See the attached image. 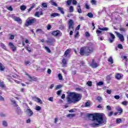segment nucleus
I'll use <instances>...</instances> for the list:
<instances>
[{
	"instance_id": "0e129e2a",
	"label": "nucleus",
	"mask_w": 128,
	"mask_h": 128,
	"mask_svg": "<svg viewBox=\"0 0 128 128\" xmlns=\"http://www.w3.org/2000/svg\"><path fill=\"white\" fill-rule=\"evenodd\" d=\"M120 32H126V29L124 28H120Z\"/></svg>"
},
{
	"instance_id": "412c9836",
	"label": "nucleus",
	"mask_w": 128,
	"mask_h": 128,
	"mask_svg": "<svg viewBox=\"0 0 128 128\" xmlns=\"http://www.w3.org/2000/svg\"><path fill=\"white\" fill-rule=\"evenodd\" d=\"M96 34H97L98 36H102V32L100 30H96Z\"/></svg>"
},
{
	"instance_id": "0eeeda50",
	"label": "nucleus",
	"mask_w": 128,
	"mask_h": 128,
	"mask_svg": "<svg viewBox=\"0 0 128 128\" xmlns=\"http://www.w3.org/2000/svg\"><path fill=\"white\" fill-rule=\"evenodd\" d=\"M115 34H116L118 38H119V39L122 42H124V35L120 34V32H115Z\"/></svg>"
},
{
	"instance_id": "de8ad7c7",
	"label": "nucleus",
	"mask_w": 128,
	"mask_h": 128,
	"mask_svg": "<svg viewBox=\"0 0 128 128\" xmlns=\"http://www.w3.org/2000/svg\"><path fill=\"white\" fill-rule=\"evenodd\" d=\"M2 124L4 126H8V122H6V121H3Z\"/></svg>"
},
{
	"instance_id": "f3484780",
	"label": "nucleus",
	"mask_w": 128,
	"mask_h": 128,
	"mask_svg": "<svg viewBox=\"0 0 128 128\" xmlns=\"http://www.w3.org/2000/svg\"><path fill=\"white\" fill-rule=\"evenodd\" d=\"M58 10H59V12H60L62 14H64V8H62V7H58Z\"/></svg>"
},
{
	"instance_id": "bf43d9fd",
	"label": "nucleus",
	"mask_w": 128,
	"mask_h": 128,
	"mask_svg": "<svg viewBox=\"0 0 128 128\" xmlns=\"http://www.w3.org/2000/svg\"><path fill=\"white\" fill-rule=\"evenodd\" d=\"M36 110H42V108L40 106H36Z\"/></svg>"
},
{
	"instance_id": "9b49d317",
	"label": "nucleus",
	"mask_w": 128,
	"mask_h": 128,
	"mask_svg": "<svg viewBox=\"0 0 128 128\" xmlns=\"http://www.w3.org/2000/svg\"><path fill=\"white\" fill-rule=\"evenodd\" d=\"M123 76H124V75L120 73H118L115 75V78L118 80H122Z\"/></svg>"
},
{
	"instance_id": "58836bf2",
	"label": "nucleus",
	"mask_w": 128,
	"mask_h": 128,
	"mask_svg": "<svg viewBox=\"0 0 128 128\" xmlns=\"http://www.w3.org/2000/svg\"><path fill=\"white\" fill-rule=\"evenodd\" d=\"M97 100H98V102H101L102 100V97L100 96H98Z\"/></svg>"
},
{
	"instance_id": "72a5a7b5",
	"label": "nucleus",
	"mask_w": 128,
	"mask_h": 128,
	"mask_svg": "<svg viewBox=\"0 0 128 128\" xmlns=\"http://www.w3.org/2000/svg\"><path fill=\"white\" fill-rule=\"evenodd\" d=\"M11 102H12V104H14V106H16V107L18 106V104H16V100H12Z\"/></svg>"
},
{
	"instance_id": "680f3d73",
	"label": "nucleus",
	"mask_w": 128,
	"mask_h": 128,
	"mask_svg": "<svg viewBox=\"0 0 128 128\" xmlns=\"http://www.w3.org/2000/svg\"><path fill=\"white\" fill-rule=\"evenodd\" d=\"M72 4L75 6L78 4V2H76V0H72Z\"/></svg>"
},
{
	"instance_id": "20e7f679",
	"label": "nucleus",
	"mask_w": 128,
	"mask_h": 128,
	"mask_svg": "<svg viewBox=\"0 0 128 128\" xmlns=\"http://www.w3.org/2000/svg\"><path fill=\"white\" fill-rule=\"evenodd\" d=\"M36 22V18H33L32 19H28L25 24V26H32Z\"/></svg>"
},
{
	"instance_id": "09e8293b",
	"label": "nucleus",
	"mask_w": 128,
	"mask_h": 128,
	"mask_svg": "<svg viewBox=\"0 0 128 128\" xmlns=\"http://www.w3.org/2000/svg\"><path fill=\"white\" fill-rule=\"evenodd\" d=\"M40 32L42 34H44V31H42V29L38 28L36 30V32Z\"/></svg>"
},
{
	"instance_id": "1a4fd4ad",
	"label": "nucleus",
	"mask_w": 128,
	"mask_h": 128,
	"mask_svg": "<svg viewBox=\"0 0 128 128\" xmlns=\"http://www.w3.org/2000/svg\"><path fill=\"white\" fill-rule=\"evenodd\" d=\"M26 75L28 76V78L30 79V82H36V80H38V78L34 76H31L28 74H26Z\"/></svg>"
},
{
	"instance_id": "39448f33",
	"label": "nucleus",
	"mask_w": 128,
	"mask_h": 128,
	"mask_svg": "<svg viewBox=\"0 0 128 128\" xmlns=\"http://www.w3.org/2000/svg\"><path fill=\"white\" fill-rule=\"evenodd\" d=\"M68 29L70 30V28H72V30H74V20L72 19H70L68 20Z\"/></svg>"
},
{
	"instance_id": "69168bd1",
	"label": "nucleus",
	"mask_w": 128,
	"mask_h": 128,
	"mask_svg": "<svg viewBox=\"0 0 128 128\" xmlns=\"http://www.w3.org/2000/svg\"><path fill=\"white\" fill-rule=\"evenodd\" d=\"M122 104L124 106H126V104H128V102L126 101H124L122 102Z\"/></svg>"
},
{
	"instance_id": "8fccbe9b",
	"label": "nucleus",
	"mask_w": 128,
	"mask_h": 128,
	"mask_svg": "<svg viewBox=\"0 0 128 128\" xmlns=\"http://www.w3.org/2000/svg\"><path fill=\"white\" fill-rule=\"evenodd\" d=\"M7 10H10V12H12L13 10L12 7V6H10L9 7L7 8Z\"/></svg>"
},
{
	"instance_id": "6ab92c4d",
	"label": "nucleus",
	"mask_w": 128,
	"mask_h": 128,
	"mask_svg": "<svg viewBox=\"0 0 128 128\" xmlns=\"http://www.w3.org/2000/svg\"><path fill=\"white\" fill-rule=\"evenodd\" d=\"M54 42H56V40H54V38L50 39L49 40L47 41V44H54Z\"/></svg>"
},
{
	"instance_id": "9d476101",
	"label": "nucleus",
	"mask_w": 128,
	"mask_h": 128,
	"mask_svg": "<svg viewBox=\"0 0 128 128\" xmlns=\"http://www.w3.org/2000/svg\"><path fill=\"white\" fill-rule=\"evenodd\" d=\"M90 66L92 68H98V66H100V64H98V63L96 62H94V60L93 59L92 60V62Z\"/></svg>"
},
{
	"instance_id": "4468645a",
	"label": "nucleus",
	"mask_w": 128,
	"mask_h": 128,
	"mask_svg": "<svg viewBox=\"0 0 128 128\" xmlns=\"http://www.w3.org/2000/svg\"><path fill=\"white\" fill-rule=\"evenodd\" d=\"M14 20L15 22H18V24H22V19H20V17L15 16L14 18Z\"/></svg>"
},
{
	"instance_id": "f704fd0d",
	"label": "nucleus",
	"mask_w": 128,
	"mask_h": 128,
	"mask_svg": "<svg viewBox=\"0 0 128 128\" xmlns=\"http://www.w3.org/2000/svg\"><path fill=\"white\" fill-rule=\"evenodd\" d=\"M1 46L4 48V50H6V45L4 43L1 44Z\"/></svg>"
},
{
	"instance_id": "4c0bfd02",
	"label": "nucleus",
	"mask_w": 128,
	"mask_h": 128,
	"mask_svg": "<svg viewBox=\"0 0 128 128\" xmlns=\"http://www.w3.org/2000/svg\"><path fill=\"white\" fill-rule=\"evenodd\" d=\"M85 36L86 38H90V32H85Z\"/></svg>"
},
{
	"instance_id": "2f4dec72",
	"label": "nucleus",
	"mask_w": 128,
	"mask_h": 128,
	"mask_svg": "<svg viewBox=\"0 0 128 128\" xmlns=\"http://www.w3.org/2000/svg\"><path fill=\"white\" fill-rule=\"evenodd\" d=\"M69 12H74V6H70L69 8Z\"/></svg>"
},
{
	"instance_id": "a878e982",
	"label": "nucleus",
	"mask_w": 128,
	"mask_h": 128,
	"mask_svg": "<svg viewBox=\"0 0 128 128\" xmlns=\"http://www.w3.org/2000/svg\"><path fill=\"white\" fill-rule=\"evenodd\" d=\"M7 80H8L10 82H12V80H14V78H12V76H7Z\"/></svg>"
},
{
	"instance_id": "7c9ffc66",
	"label": "nucleus",
	"mask_w": 128,
	"mask_h": 128,
	"mask_svg": "<svg viewBox=\"0 0 128 128\" xmlns=\"http://www.w3.org/2000/svg\"><path fill=\"white\" fill-rule=\"evenodd\" d=\"M28 112H29L30 116H32V114H34V112H32V110H30V109H28Z\"/></svg>"
},
{
	"instance_id": "49530a36",
	"label": "nucleus",
	"mask_w": 128,
	"mask_h": 128,
	"mask_svg": "<svg viewBox=\"0 0 128 128\" xmlns=\"http://www.w3.org/2000/svg\"><path fill=\"white\" fill-rule=\"evenodd\" d=\"M118 48H120V50H122V48H123V46L122 44H118Z\"/></svg>"
},
{
	"instance_id": "5fc2aeb1",
	"label": "nucleus",
	"mask_w": 128,
	"mask_h": 128,
	"mask_svg": "<svg viewBox=\"0 0 128 128\" xmlns=\"http://www.w3.org/2000/svg\"><path fill=\"white\" fill-rule=\"evenodd\" d=\"M74 114H68V115H67V116L68 117V118H70V116L72 117H72H74Z\"/></svg>"
},
{
	"instance_id": "473e14b6",
	"label": "nucleus",
	"mask_w": 128,
	"mask_h": 128,
	"mask_svg": "<svg viewBox=\"0 0 128 128\" xmlns=\"http://www.w3.org/2000/svg\"><path fill=\"white\" fill-rule=\"evenodd\" d=\"M108 62H110L112 64H114V60H112V58L110 57L109 59L108 60Z\"/></svg>"
},
{
	"instance_id": "c85d7f7f",
	"label": "nucleus",
	"mask_w": 128,
	"mask_h": 128,
	"mask_svg": "<svg viewBox=\"0 0 128 128\" xmlns=\"http://www.w3.org/2000/svg\"><path fill=\"white\" fill-rule=\"evenodd\" d=\"M117 112H118V114H122V112H123V110H122V108H119L117 109Z\"/></svg>"
},
{
	"instance_id": "6e6d98bb",
	"label": "nucleus",
	"mask_w": 128,
	"mask_h": 128,
	"mask_svg": "<svg viewBox=\"0 0 128 128\" xmlns=\"http://www.w3.org/2000/svg\"><path fill=\"white\" fill-rule=\"evenodd\" d=\"M58 78L59 80H62V74H58Z\"/></svg>"
},
{
	"instance_id": "a18cd8bd",
	"label": "nucleus",
	"mask_w": 128,
	"mask_h": 128,
	"mask_svg": "<svg viewBox=\"0 0 128 128\" xmlns=\"http://www.w3.org/2000/svg\"><path fill=\"white\" fill-rule=\"evenodd\" d=\"M91 3L92 4H94L95 6L96 5V0H92Z\"/></svg>"
},
{
	"instance_id": "4d7b16f0",
	"label": "nucleus",
	"mask_w": 128,
	"mask_h": 128,
	"mask_svg": "<svg viewBox=\"0 0 128 128\" xmlns=\"http://www.w3.org/2000/svg\"><path fill=\"white\" fill-rule=\"evenodd\" d=\"M10 40H14V35L11 34L9 38Z\"/></svg>"
},
{
	"instance_id": "052dcab7",
	"label": "nucleus",
	"mask_w": 128,
	"mask_h": 128,
	"mask_svg": "<svg viewBox=\"0 0 128 128\" xmlns=\"http://www.w3.org/2000/svg\"><path fill=\"white\" fill-rule=\"evenodd\" d=\"M62 85H57L56 88V90H58V88H62Z\"/></svg>"
},
{
	"instance_id": "c756f323",
	"label": "nucleus",
	"mask_w": 128,
	"mask_h": 128,
	"mask_svg": "<svg viewBox=\"0 0 128 128\" xmlns=\"http://www.w3.org/2000/svg\"><path fill=\"white\" fill-rule=\"evenodd\" d=\"M45 50H46L47 52H48V54H50L52 52V51L50 50V49L48 46H45L44 48Z\"/></svg>"
},
{
	"instance_id": "dca6fc26",
	"label": "nucleus",
	"mask_w": 128,
	"mask_h": 128,
	"mask_svg": "<svg viewBox=\"0 0 128 128\" xmlns=\"http://www.w3.org/2000/svg\"><path fill=\"white\" fill-rule=\"evenodd\" d=\"M50 16H52L53 18H56V16H60V14L56 12H54L51 14Z\"/></svg>"
},
{
	"instance_id": "603ef678",
	"label": "nucleus",
	"mask_w": 128,
	"mask_h": 128,
	"mask_svg": "<svg viewBox=\"0 0 128 128\" xmlns=\"http://www.w3.org/2000/svg\"><path fill=\"white\" fill-rule=\"evenodd\" d=\"M114 114V112L111 111L108 114V116H112Z\"/></svg>"
},
{
	"instance_id": "f03ea898",
	"label": "nucleus",
	"mask_w": 128,
	"mask_h": 128,
	"mask_svg": "<svg viewBox=\"0 0 128 128\" xmlns=\"http://www.w3.org/2000/svg\"><path fill=\"white\" fill-rule=\"evenodd\" d=\"M88 118H92V120L93 122H96L98 123H92L90 124L92 128H97L98 126H100L101 124H102L104 122V117L102 115L99 113H94L92 114H88Z\"/></svg>"
},
{
	"instance_id": "a211bd4d",
	"label": "nucleus",
	"mask_w": 128,
	"mask_h": 128,
	"mask_svg": "<svg viewBox=\"0 0 128 128\" xmlns=\"http://www.w3.org/2000/svg\"><path fill=\"white\" fill-rule=\"evenodd\" d=\"M70 53V49H68L64 52V56H68V54Z\"/></svg>"
},
{
	"instance_id": "c9c22d12",
	"label": "nucleus",
	"mask_w": 128,
	"mask_h": 128,
	"mask_svg": "<svg viewBox=\"0 0 128 128\" xmlns=\"http://www.w3.org/2000/svg\"><path fill=\"white\" fill-rule=\"evenodd\" d=\"M86 84L88 86H92V81H88Z\"/></svg>"
},
{
	"instance_id": "864d4df0",
	"label": "nucleus",
	"mask_w": 128,
	"mask_h": 128,
	"mask_svg": "<svg viewBox=\"0 0 128 128\" xmlns=\"http://www.w3.org/2000/svg\"><path fill=\"white\" fill-rule=\"evenodd\" d=\"M85 8H86V10H90V6H88V4H85Z\"/></svg>"
},
{
	"instance_id": "423d86ee",
	"label": "nucleus",
	"mask_w": 128,
	"mask_h": 128,
	"mask_svg": "<svg viewBox=\"0 0 128 128\" xmlns=\"http://www.w3.org/2000/svg\"><path fill=\"white\" fill-rule=\"evenodd\" d=\"M52 36H62V33L60 31L57 30L52 32Z\"/></svg>"
},
{
	"instance_id": "2eb2a0df",
	"label": "nucleus",
	"mask_w": 128,
	"mask_h": 128,
	"mask_svg": "<svg viewBox=\"0 0 128 128\" xmlns=\"http://www.w3.org/2000/svg\"><path fill=\"white\" fill-rule=\"evenodd\" d=\"M42 14H43L42 11H40V12H36L35 13V16H37V18H40V16H42Z\"/></svg>"
},
{
	"instance_id": "79ce46f5",
	"label": "nucleus",
	"mask_w": 128,
	"mask_h": 128,
	"mask_svg": "<svg viewBox=\"0 0 128 128\" xmlns=\"http://www.w3.org/2000/svg\"><path fill=\"white\" fill-rule=\"evenodd\" d=\"M2 94V91H0V100L4 101V98L2 96H0V94Z\"/></svg>"
},
{
	"instance_id": "ddd939ff",
	"label": "nucleus",
	"mask_w": 128,
	"mask_h": 128,
	"mask_svg": "<svg viewBox=\"0 0 128 128\" xmlns=\"http://www.w3.org/2000/svg\"><path fill=\"white\" fill-rule=\"evenodd\" d=\"M32 100H34V102H39L41 104H42V100H40V98H38L35 96L32 98Z\"/></svg>"
},
{
	"instance_id": "774afa93",
	"label": "nucleus",
	"mask_w": 128,
	"mask_h": 128,
	"mask_svg": "<svg viewBox=\"0 0 128 128\" xmlns=\"http://www.w3.org/2000/svg\"><path fill=\"white\" fill-rule=\"evenodd\" d=\"M114 98H116V100H120V96L118 95L115 96Z\"/></svg>"
},
{
	"instance_id": "5701e85b",
	"label": "nucleus",
	"mask_w": 128,
	"mask_h": 128,
	"mask_svg": "<svg viewBox=\"0 0 128 128\" xmlns=\"http://www.w3.org/2000/svg\"><path fill=\"white\" fill-rule=\"evenodd\" d=\"M5 68L4 66V65H2V64L0 62V72H4V70Z\"/></svg>"
},
{
	"instance_id": "4be33fe9",
	"label": "nucleus",
	"mask_w": 128,
	"mask_h": 128,
	"mask_svg": "<svg viewBox=\"0 0 128 128\" xmlns=\"http://www.w3.org/2000/svg\"><path fill=\"white\" fill-rule=\"evenodd\" d=\"M78 8H77V12H78V14H82V8H80V5L78 6Z\"/></svg>"
},
{
	"instance_id": "f8f14e48",
	"label": "nucleus",
	"mask_w": 128,
	"mask_h": 128,
	"mask_svg": "<svg viewBox=\"0 0 128 128\" xmlns=\"http://www.w3.org/2000/svg\"><path fill=\"white\" fill-rule=\"evenodd\" d=\"M8 46H10L12 52H16V47L14 45V44L12 42H9Z\"/></svg>"
},
{
	"instance_id": "3c124183",
	"label": "nucleus",
	"mask_w": 128,
	"mask_h": 128,
	"mask_svg": "<svg viewBox=\"0 0 128 128\" xmlns=\"http://www.w3.org/2000/svg\"><path fill=\"white\" fill-rule=\"evenodd\" d=\"M42 6L43 8H48V4L46 3H42Z\"/></svg>"
},
{
	"instance_id": "f257e3e1",
	"label": "nucleus",
	"mask_w": 128,
	"mask_h": 128,
	"mask_svg": "<svg viewBox=\"0 0 128 128\" xmlns=\"http://www.w3.org/2000/svg\"><path fill=\"white\" fill-rule=\"evenodd\" d=\"M82 95L76 92H70L68 95L66 100L68 104H76V102H78L82 100Z\"/></svg>"
},
{
	"instance_id": "7ed1b4c3",
	"label": "nucleus",
	"mask_w": 128,
	"mask_h": 128,
	"mask_svg": "<svg viewBox=\"0 0 128 128\" xmlns=\"http://www.w3.org/2000/svg\"><path fill=\"white\" fill-rule=\"evenodd\" d=\"M94 52V46L90 45L82 47L80 49V56H88Z\"/></svg>"
},
{
	"instance_id": "c03bdc74",
	"label": "nucleus",
	"mask_w": 128,
	"mask_h": 128,
	"mask_svg": "<svg viewBox=\"0 0 128 128\" xmlns=\"http://www.w3.org/2000/svg\"><path fill=\"white\" fill-rule=\"evenodd\" d=\"M24 48L28 50V52H32V50L28 46H25Z\"/></svg>"
},
{
	"instance_id": "aec40b11",
	"label": "nucleus",
	"mask_w": 128,
	"mask_h": 128,
	"mask_svg": "<svg viewBox=\"0 0 128 128\" xmlns=\"http://www.w3.org/2000/svg\"><path fill=\"white\" fill-rule=\"evenodd\" d=\"M0 88H6V86H4V82L3 81L0 80Z\"/></svg>"
},
{
	"instance_id": "6e6552de",
	"label": "nucleus",
	"mask_w": 128,
	"mask_h": 128,
	"mask_svg": "<svg viewBox=\"0 0 128 128\" xmlns=\"http://www.w3.org/2000/svg\"><path fill=\"white\" fill-rule=\"evenodd\" d=\"M110 36L111 38L108 39V42L110 44H112L114 42V38H116V36L114 34H112V33H110Z\"/></svg>"
},
{
	"instance_id": "e2e57ef3",
	"label": "nucleus",
	"mask_w": 128,
	"mask_h": 128,
	"mask_svg": "<svg viewBox=\"0 0 128 128\" xmlns=\"http://www.w3.org/2000/svg\"><path fill=\"white\" fill-rule=\"evenodd\" d=\"M50 28H52V26L48 24L47 26L48 30H50Z\"/></svg>"
},
{
	"instance_id": "bb28decb",
	"label": "nucleus",
	"mask_w": 128,
	"mask_h": 128,
	"mask_svg": "<svg viewBox=\"0 0 128 128\" xmlns=\"http://www.w3.org/2000/svg\"><path fill=\"white\" fill-rule=\"evenodd\" d=\"M20 10H26V6L24 5H22L20 6Z\"/></svg>"
},
{
	"instance_id": "e433bc0d",
	"label": "nucleus",
	"mask_w": 128,
	"mask_h": 128,
	"mask_svg": "<svg viewBox=\"0 0 128 128\" xmlns=\"http://www.w3.org/2000/svg\"><path fill=\"white\" fill-rule=\"evenodd\" d=\"M104 85V82H100L96 84V86H102Z\"/></svg>"
},
{
	"instance_id": "393cba45",
	"label": "nucleus",
	"mask_w": 128,
	"mask_h": 128,
	"mask_svg": "<svg viewBox=\"0 0 128 128\" xmlns=\"http://www.w3.org/2000/svg\"><path fill=\"white\" fill-rule=\"evenodd\" d=\"M62 62L63 64V66H66V60L65 58L62 59Z\"/></svg>"
},
{
	"instance_id": "cd10ccee",
	"label": "nucleus",
	"mask_w": 128,
	"mask_h": 128,
	"mask_svg": "<svg viewBox=\"0 0 128 128\" xmlns=\"http://www.w3.org/2000/svg\"><path fill=\"white\" fill-rule=\"evenodd\" d=\"M88 16L90 18H94V14L92 12H88L87 14Z\"/></svg>"
},
{
	"instance_id": "13d9d810",
	"label": "nucleus",
	"mask_w": 128,
	"mask_h": 128,
	"mask_svg": "<svg viewBox=\"0 0 128 128\" xmlns=\"http://www.w3.org/2000/svg\"><path fill=\"white\" fill-rule=\"evenodd\" d=\"M76 90H77V92H82V88H76Z\"/></svg>"
},
{
	"instance_id": "a19ab883",
	"label": "nucleus",
	"mask_w": 128,
	"mask_h": 128,
	"mask_svg": "<svg viewBox=\"0 0 128 128\" xmlns=\"http://www.w3.org/2000/svg\"><path fill=\"white\" fill-rule=\"evenodd\" d=\"M72 0H68L66 1V4H68V6H70V4H72Z\"/></svg>"
},
{
	"instance_id": "37998d69",
	"label": "nucleus",
	"mask_w": 128,
	"mask_h": 128,
	"mask_svg": "<svg viewBox=\"0 0 128 128\" xmlns=\"http://www.w3.org/2000/svg\"><path fill=\"white\" fill-rule=\"evenodd\" d=\"M90 106V104L88 102H86L85 104L86 108H88V106Z\"/></svg>"
},
{
	"instance_id": "338daca9",
	"label": "nucleus",
	"mask_w": 128,
	"mask_h": 128,
	"mask_svg": "<svg viewBox=\"0 0 128 128\" xmlns=\"http://www.w3.org/2000/svg\"><path fill=\"white\" fill-rule=\"evenodd\" d=\"M106 92L108 94H112V90H107Z\"/></svg>"
},
{
	"instance_id": "b1692460",
	"label": "nucleus",
	"mask_w": 128,
	"mask_h": 128,
	"mask_svg": "<svg viewBox=\"0 0 128 128\" xmlns=\"http://www.w3.org/2000/svg\"><path fill=\"white\" fill-rule=\"evenodd\" d=\"M98 28L100 30H104L105 32L108 30V28H100V27H98Z\"/></svg>"
},
{
	"instance_id": "ea45409f",
	"label": "nucleus",
	"mask_w": 128,
	"mask_h": 128,
	"mask_svg": "<svg viewBox=\"0 0 128 128\" xmlns=\"http://www.w3.org/2000/svg\"><path fill=\"white\" fill-rule=\"evenodd\" d=\"M116 124H120L122 122V120L120 118H117L116 120Z\"/></svg>"
}]
</instances>
